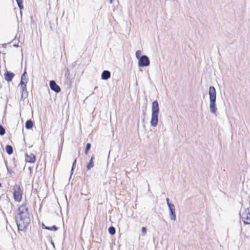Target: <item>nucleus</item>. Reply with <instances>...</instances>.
<instances>
[{
	"mask_svg": "<svg viewBox=\"0 0 250 250\" xmlns=\"http://www.w3.org/2000/svg\"><path fill=\"white\" fill-rule=\"evenodd\" d=\"M26 75H27V73H26V70H25L24 72H23V73L21 75V79L24 78V79L27 80V79L26 78Z\"/></svg>",
	"mask_w": 250,
	"mask_h": 250,
	"instance_id": "nucleus-28",
	"label": "nucleus"
},
{
	"mask_svg": "<svg viewBox=\"0 0 250 250\" xmlns=\"http://www.w3.org/2000/svg\"><path fill=\"white\" fill-rule=\"evenodd\" d=\"M18 7H19L20 10H21L23 8V5L22 4V0H16Z\"/></svg>",
	"mask_w": 250,
	"mask_h": 250,
	"instance_id": "nucleus-19",
	"label": "nucleus"
},
{
	"mask_svg": "<svg viewBox=\"0 0 250 250\" xmlns=\"http://www.w3.org/2000/svg\"><path fill=\"white\" fill-rule=\"evenodd\" d=\"M64 76L65 78L69 77V71L68 69H67V71L65 73Z\"/></svg>",
	"mask_w": 250,
	"mask_h": 250,
	"instance_id": "nucleus-29",
	"label": "nucleus"
},
{
	"mask_svg": "<svg viewBox=\"0 0 250 250\" xmlns=\"http://www.w3.org/2000/svg\"><path fill=\"white\" fill-rule=\"evenodd\" d=\"M94 156L92 155L91 157V159L89 162V163L87 165V168L88 170H90L91 168H92L94 167Z\"/></svg>",
	"mask_w": 250,
	"mask_h": 250,
	"instance_id": "nucleus-13",
	"label": "nucleus"
},
{
	"mask_svg": "<svg viewBox=\"0 0 250 250\" xmlns=\"http://www.w3.org/2000/svg\"><path fill=\"white\" fill-rule=\"evenodd\" d=\"M1 187V183L0 182V187Z\"/></svg>",
	"mask_w": 250,
	"mask_h": 250,
	"instance_id": "nucleus-33",
	"label": "nucleus"
},
{
	"mask_svg": "<svg viewBox=\"0 0 250 250\" xmlns=\"http://www.w3.org/2000/svg\"><path fill=\"white\" fill-rule=\"evenodd\" d=\"M42 228L47 230L54 231H56L58 229L57 227L56 226H53L52 227H48L44 226V224H42Z\"/></svg>",
	"mask_w": 250,
	"mask_h": 250,
	"instance_id": "nucleus-17",
	"label": "nucleus"
},
{
	"mask_svg": "<svg viewBox=\"0 0 250 250\" xmlns=\"http://www.w3.org/2000/svg\"><path fill=\"white\" fill-rule=\"evenodd\" d=\"M12 166H11L12 168L16 167L17 166V165L16 163L15 159V158L12 159Z\"/></svg>",
	"mask_w": 250,
	"mask_h": 250,
	"instance_id": "nucleus-26",
	"label": "nucleus"
},
{
	"mask_svg": "<svg viewBox=\"0 0 250 250\" xmlns=\"http://www.w3.org/2000/svg\"><path fill=\"white\" fill-rule=\"evenodd\" d=\"M25 160L26 162L30 163H34L36 161V157L35 155L30 153V154H26Z\"/></svg>",
	"mask_w": 250,
	"mask_h": 250,
	"instance_id": "nucleus-8",
	"label": "nucleus"
},
{
	"mask_svg": "<svg viewBox=\"0 0 250 250\" xmlns=\"http://www.w3.org/2000/svg\"><path fill=\"white\" fill-rule=\"evenodd\" d=\"M150 61L149 58L146 55L141 56L138 60V66L140 67H144L149 66Z\"/></svg>",
	"mask_w": 250,
	"mask_h": 250,
	"instance_id": "nucleus-6",
	"label": "nucleus"
},
{
	"mask_svg": "<svg viewBox=\"0 0 250 250\" xmlns=\"http://www.w3.org/2000/svg\"><path fill=\"white\" fill-rule=\"evenodd\" d=\"M76 163H77V159H75L72 164V167H71V174L73 173V171L75 167Z\"/></svg>",
	"mask_w": 250,
	"mask_h": 250,
	"instance_id": "nucleus-24",
	"label": "nucleus"
},
{
	"mask_svg": "<svg viewBox=\"0 0 250 250\" xmlns=\"http://www.w3.org/2000/svg\"><path fill=\"white\" fill-rule=\"evenodd\" d=\"M208 94L210 111L212 114H216L217 111V108L216 107V92L214 86H209Z\"/></svg>",
	"mask_w": 250,
	"mask_h": 250,
	"instance_id": "nucleus-2",
	"label": "nucleus"
},
{
	"mask_svg": "<svg viewBox=\"0 0 250 250\" xmlns=\"http://www.w3.org/2000/svg\"><path fill=\"white\" fill-rule=\"evenodd\" d=\"M111 73L108 70H104L102 73L101 79L104 80H107L110 78Z\"/></svg>",
	"mask_w": 250,
	"mask_h": 250,
	"instance_id": "nucleus-12",
	"label": "nucleus"
},
{
	"mask_svg": "<svg viewBox=\"0 0 250 250\" xmlns=\"http://www.w3.org/2000/svg\"><path fill=\"white\" fill-rule=\"evenodd\" d=\"M15 216H32L29 213L27 204L20 205L15 211Z\"/></svg>",
	"mask_w": 250,
	"mask_h": 250,
	"instance_id": "nucleus-4",
	"label": "nucleus"
},
{
	"mask_svg": "<svg viewBox=\"0 0 250 250\" xmlns=\"http://www.w3.org/2000/svg\"><path fill=\"white\" fill-rule=\"evenodd\" d=\"M32 216H15L19 231H24L31 223Z\"/></svg>",
	"mask_w": 250,
	"mask_h": 250,
	"instance_id": "nucleus-1",
	"label": "nucleus"
},
{
	"mask_svg": "<svg viewBox=\"0 0 250 250\" xmlns=\"http://www.w3.org/2000/svg\"><path fill=\"white\" fill-rule=\"evenodd\" d=\"M171 213L170 217L173 220L176 219V215L175 214V207L174 204H167Z\"/></svg>",
	"mask_w": 250,
	"mask_h": 250,
	"instance_id": "nucleus-11",
	"label": "nucleus"
},
{
	"mask_svg": "<svg viewBox=\"0 0 250 250\" xmlns=\"http://www.w3.org/2000/svg\"><path fill=\"white\" fill-rule=\"evenodd\" d=\"M141 50H137L135 53V56L136 58L139 60L140 58H141Z\"/></svg>",
	"mask_w": 250,
	"mask_h": 250,
	"instance_id": "nucleus-23",
	"label": "nucleus"
},
{
	"mask_svg": "<svg viewBox=\"0 0 250 250\" xmlns=\"http://www.w3.org/2000/svg\"><path fill=\"white\" fill-rule=\"evenodd\" d=\"M5 133V129L3 126L0 125V135L2 136Z\"/></svg>",
	"mask_w": 250,
	"mask_h": 250,
	"instance_id": "nucleus-21",
	"label": "nucleus"
},
{
	"mask_svg": "<svg viewBox=\"0 0 250 250\" xmlns=\"http://www.w3.org/2000/svg\"><path fill=\"white\" fill-rule=\"evenodd\" d=\"M159 112L158 102L157 101H154L152 104V114L150 121L151 125L153 127H155L158 125Z\"/></svg>",
	"mask_w": 250,
	"mask_h": 250,
	"instance_id": "nucleus-3",
	"label": "nucleus"
},
{
	"mask_svg": "<svg viewBox=\"0 0 250 250\" xmlns=\"http://www.w3.org/2000/svg\"><path fill=\"white\" fill-rule=\"evenodd\" d=\"M33 126V123L31 120H28L25 122V127L27 129H31Z\"/></svg>",
	"mask_w": 250,
	"mask_h": 250,
	"instance_id": "nucleus-14",
	"label": "nucleus"
},
{
	"mask_svg": "<svg viewBox=\"0 0 250 250\" xmlns=\"http://www.w3.org/2000/svg\"><path fill=\"white\" fill-rule=\"evenodd\" d=\"M108 231L109 233L111 234V235H114L116 232L115 229L113 227H109Z\"/></svg>",
	"mask_w": 250,
	"mask_h": 250,
	"instance_id": "nucleus-22",
	"label": "nucleus"
},
{
	"mask_svg": "<svg viewBox=\"0 0 250 250\" xmlns=\"http://www.w3.org/2000/svg\"><path fill=\"white\" fill-rule=\"evenodd\" d=\"M21 94L20 100L24 101L28 96V92L27 91L26 86H25V88L21 87Z\"/></svg>",
	"mask_w": 250,
	"mask_h": 250,
	"instance_id": "nucleus-10",
	"label": "nucleus"
},
{
	"mask_svg": "<svg viewBox=\"0 0 250 250\" xmlns=\"http://www.w3.org/2000/svg\"><path fill=\"white\" fill-rule=\"evenodd\" d=\"M13 196L16 202H20L22 195V192L20 186L16 185L14 187Z\"/></svg>",
	"mask_w": 250,
	"mask_h": 250,
	"instance_id": "nucleus-5",
	"label": "nucleus"
},
{
	"mask_svg": "<svg viewBox=\"0 0 250 250\" xmlns=\"http://www.w3.org/2000/svg\"><path fill=\"white\" fill-rule=\"evenodd\" d=\"M110 3H112L113 2V0H109Z\"/></svg>",
	"mask_w": 250,
	"mask_h": 250,
	"instance_id": "nucleus-31",
	"label": "nucleus"
},
{
	"mask_svg": "<svg viewBox=\"0 0 250 250\" xmlns=\"http://www.w3.org/2000/svg\"><path fill=\"white\" fill-rule=\"evenodd\" d=\"M5 150L6 153L9 155L12 154L13 152V148L12 146L9 145L6 146Z\"/></svg>",
	"mask_w": 250,
	"mask_h": 250,
	"instance_id": "nucleus-15",
	"label": "nucleus"
},
{
	"mask_svg": "<svg viewBox=\"0 0 250 250\" xmlns=\"http://www.w3.org/2000/svg\"><path fill=\"white\" fill-rule=\"evenodd\" d=\"M91 148V144L90 143H87L86 145L85 150H84V153L85 154H87L88 152V151L90 150Z\"/></svg>",
	"mask_w": 250,
	"mask_h": 250,
	"instance_id": "nucleus-20",
	"label": "nucleus"
},
{
	"mask_svg": "<svg viewBox=\"0 0 250 250\" xmlns=\"http://www.w3.org/2000/svg\"><path fill=\"white\" fill-rule=\"evenodd\" d=\"M64 83V84L67 86L68 88H70L71 87L72 81L69 77L65 78Z\"/></svg>",
	"mask_w": 250,
	"mask_h": 250,
	"instance_id": "nucleus-16",
	"label": "nucleus"
},
{
	"mask_svg": "<svg viewBox=\"0 0 250 250\" xmlns=\"http://www.w3.org/2000/svg\"><path fill=\"white\" fill-rule=\"evenodd\" d=\"M50 89L56 93H59L61 89L60 86L56 83L54 80H51L49 82Z\"/></svg>",
	"mask_w": 250,
	"mask_h": 250,
	"instance_id": "nucleus-7",
	"label": "nucleus"
},
{
	"mask_svg": "<svg viewBox=\"0 0 250 250\" xmlns=\"http://www.w3.org/2000/svg\"><path fill=\"white\" fill-rule=\"evenodd\" d=\"M166 201H167V203H169V199L168 198H167Z\"/></svg>",
	"mask_w": 250,
	"mask_h": 250,
	"instance_id": "nucleus-30",
	"label": "nucleus"
},
{
	"mask_svg": "<svg viewBox=\"0 0 250 250\" xmlns=\"http://www.w3.org/2000/svg\"><path fill=\"white\" fill-rule=\"evenodd\" d=\"M15 75L13 73L7 71L4 73V79L7 82H11L13 80Z\"/></svg>",
	"mask_w": 250,
	"mask_h": 250,
	"instance_id": "nucleus-9",
	"label": "nucleus"
},
{
	"mask_svg": "<svg viewBox=\"0 0 250 250\" xmlns=\"http://www.w3.org/2000/svg\"><path fill=\"white\" fill-rule=\"evenodd\" d=\"M62 150V149L61 150L59 149V151H60V153H61Z\"/></svg>",
	"mask_w": 250,
	"mask_h": 250,
	"instance_id": "nucleus-32",
	"label": "nucleus"
},
{
	"mask_svg": "<svg viewBox=\"0 0 250 250\" xmlns=\"http://www.w3.org/2000/svg\"><path fill=\"white\" fill-rule=\"evenodd\" d=\"M27 80L24 79V78L21 79L20 82V86L23 88H25V86H26Z\"/></svg>",
	"mask_w": 250,
	"mask_h": 250,
	"instance_id": "nucleus-18",
	"label": "nucleus"
},
{
	"mask_svg": "<svg viewBox=\"0 0 250 250\" xmlns=\"http://www.w3.org/2000/svg\"><path fill=\"white\" fill-rule=\"evenodd\" d=\"M142 232L143 235H145L146 233V229L145 227H142Z\"/></svg>",
	"mask_w": 250,
	"mask_h": 250,
	"instance_id": "nucleus-27",
	"label": "nucleus"
},
{
	"mask_svg": "<svg viewBox=\"0 0 250 250\" xmlns=\"http://www.w3.org/2000/svg\"><path fill=\"white\" fill-rule=\"evenodd\" d=\"M5 165H6V168H7V171L11 175H12V173L13 172V171H12V168H9L7 165V164H6V162H5Z\"/></svg>",
	"mask_w": 250,
	"mask_h": 250,
	"instance_id": "nucleus-25",
	"label": "nucleus"
}]
</instances>
